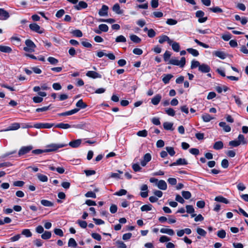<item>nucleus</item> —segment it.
<instances>
[{
    "mask_svg": "<svg viewBox=\"0 0 248 248\" xmlns=\"http://www.w3.org/2000/svg\"><path fill=\"white\" fill-rule=\"evenodd\" d=\"M67 145V144L63 143H51L46 146L45 151L46 153L56 151L59 148L65 147Z\"/></svg>",
    "mask_w": 248,
    "mask_h": 248,
    "instance_id": "f257e3e1",
    "label": "nucleus"
},
{
    "mask_svg": "<svg viewBox=\"0 0 248 248\" xmlns=\"http://www.w3.org/2000/svg\"><path fill=\"white\" fill-rule=\"evenodd\" d=\"M26 46L24 47L23 50L26 52H33L36 47L35 44L30 39H27L25 42Z\"/></svg>",
    "mask_w": 248,
    "mask_h": 248,
    "instance_id": "f03ea898",
    "label": "nucleus"
},
{
    "mask_svg": "<svg viewBox=\"0 0 248 248\" xmlns=\"http://www.w3.org/2000/svg\"><path fill=\"white\" fill-rule=\"evenodd\" d=\"M169 64L179 66L180 67H183L186 64V59L185 57H182L180 61L176 59L172 58L169 62Z\"/></svg>",
    "mask_w": 248,
    "mask_h": 248,
    "instance_id": "7ed1b4c3",
    "label": "nucleus"
},
{
    "mask_svg": "<svg viewBox=\"0 0 248 248\" xmlns=\"http://www.w3.org/2000/svg\"><path fill=\"white\" fill-rule=\"evenodd\" d=\"M29 27L31 31L38 33L42 34L44 32V29L41 28L38 24L36 23H32L30 24Z\"/></svg>",
    "mask_w": 248,
    "mask_h": 248,
    "instance_id": "20e7f679",
    "label": "nucleus"
},
{
    "mask_svg": "<svg viewBox=\"0 0 248 248\" xmlns=\"http://www.w3.org/2000/svg\"><path fill=\"white\" fill-rule=\"evenodd\" d=\"M54 125L53 124L50 123H36L34 124L33 127L37 129L50 128Z\"/></svg>",
    "mask_w": 248,
    "mask_h": 248,
    "instance_id": "39448f33",
    "label": "nucleus"
},
{
    "mask_svg": "<svg viewBox=\"0 0 248 248\" xmlns=\"http://www.w3.org/2000/svg\"><path fill=\"white\" fill-rule=\"evenodd\" d=\"M188 164L187 161L185 158H179L175 162L170 164V166L186 165Z\"/></svg>",
    "mask_w": 248,
    "mask_h": 248,
    "instance_id": "423d86ee",
    "label": "nucleus"
},
{
    "mask_svg": "<svg viewBox=\"0 0 248 248\" xmlns=\"http://www.w3.org/2000/svg\"><path fill=\"white\" fill-rule=\"evenodd\" d=\"M32 146H23L18 151V155L19 156L22 155L26 154L28 153L32 149Z\"/></svg>",
    "mask_w": 248,
    "mask_h": 248,
    "instance_id": "0eeeda50",
    "label": "nucleus"
},
{
    "mask_svg": "<svg viewBox=\"0 0 248 248\" xmlns=\"http://www.w3.org/2000/svg\"><path fill=\"white\" fill-rule=\"evenodd\" d=\"M10 17L9 13L3 8H0V20H5Z\"/></svg>",
    "mask_w": 248,
    "mask_h": 248,
    "instance_id": "6e6552de",
    "label": "nucleus"
},
{
    "mask_svg": "<svg viewBox=\"0 0 248 248\" xmlns=\"http://www.w3.org/2000/svg\"><path fill=\"white\" fill-rule=\"evenodd\" d=\"M86 75L89 78H94V79L98 78H102V76L100 74H99V73H98L95 71H88L86 73Z\"/></svg>",
    "mask_w": 248,
    "mask_h": 248,
    "instance_id": "1a4fd4ad",
    "label": "nucleus"
},
{
    "mask_svg": "<svg viewBox=\"0 0 248 248\" xmlns=\"http://www.w3.org/2000/svg\"><path fill=\"white\" fill-rule=\"evenodd\" d=\"M152 158L151 155L149 153L146 154L144 156L143 159L141 161V165L143 167L145 166L148 162H149Z\"/></svg>",
    "mask_w": 248,
    "mask_h": 248,
    "instance_id": "9d476101",
    "label": "nucleus"
},
{
    "mask_svg": "<svg viewBox=\"0 0 248 248\" xmlns=\"http://www.w3.org/2000/svg\"><path fill=\"white\" fill-rule=\"evenodd\" d=\"M158 42L160 44H163L165 42H167L168 44H171L172 43V40L170 39V38L166 35H162L159 37Z\"/></svg>",
    "mask_w": 248,
    "mask_h": 248,
    "instance_id": "9b49d317",
    "label": "nucleus"
},
{
    "mask_svg": "<svg viewBox=\"0 0 248 248\" xmlns=\"http://www.w3.org/2000/svg\"><path fill=\"white\" fill-rule=\"evenodd\" d=\"M211 69L209 65L206 64L202 63L200 65L199 70L204 73H208L210 72Z\"/></svg>",
    "mask_w": 248,
    "mask_h": 248,
    "instance_id": "f8f14e48",
    "label": "nucleus"
},
{
    "mask_svg": "<svg viewBox=\"0 0 248 248\" xmlns=\"http://www.w3.org/2000/svg\"><path fill=\"white\" fill-rule=\"evenodd\" d=\"M150 181L151 183H155L157 185V186H167V184L164 180L158 181L157 179L155 178H151L150 179Z\"/></svg>",
    "mask_w": 248,
    "mask_h": 248,
    "instance_id": "ddd939ff",
    "label": "nucleus"
},
{
    "mask_svg": "<svg viewBox=\"0 0 248 248\" xmlns=\"http://www.w3.org/2000/svg\"><path fill=\"white\" fill-rule=\"evenodd\" d=\"M108 7L106 5H103L99 10L98 14L100 16H103L108 15Z\"/></svg>",
    "mask_w": 248,
    "mask_h": 248,
    "instance_id": "4468645a",
    "label": "nucleus"
},
{
    "mask_svg": "<svg viewBox=\"0 0 248 248\" xmlns=\"http://www.w3.org/2000/svg\"><path fill=\"white\" fill-rule=\"evenodd\" d=\"M20 124L17 123H15L12 124L9 127L4 130H1V131H8L10 130H16L20 128Z\"/></svg>",
    "mask_w": 248,
    "mask_h": 248,
    "instance_id": "2eb2a0df",
    "label": "nucleus"
},
{
    "mask_svg": "<svg viewBox=\"0 0 248 248\" xmlns=\"http://www.w3.org/2000/svg\"><path fill=\"white\" fill-rule=\"evenodd\" d=\"M88 4L84 1H80L78 4L76 5L74 7L77 10H80L82 9H85L87 7Z\"/></svg>",
    "mask_w": 248,
    "mask_h": 248,
    "instance_id": "dca6fc26",
    "label": "nucleus"
},
{
    "mask_svg": "<svg viewBox=\"0 0 248 248\" xmlns=\"http://www.w3.org/2000/svg\"><path fill=\"white\" fill-rule=\"evenodd\" d=\"M161 95L159 94H157L152 98L151 103L154 105H157L161 100Z\"/></svg>",
    "mask_w": 248,
    "mask_h": 248,
    "instance_id": "f3484780",
    "label": "nucleus"
},
{
    "mask_svg": "<svg viewBox=\"0 0 248 248\" xmlns=\"http://www.w3.org/2000/svg\"><path fill=\"white\" fill-rule=\"evenodd\" d=\"M79 110L78 108H74L73 109L70 110L69 111H66L65 112L59 113V116H68L76 113Z\"/></svg>",
    "mask_w": 248,
    "mask_h": 248,
    "instance_id": "a211bd4d",
    "label": "nucleus"
},
{
    "mask_svg": "<svg viewBox=\"0 0 248 248\" xmlns=\"http://www.w3.org/2000/svg\"><path fill=\"white\" fill-rule=\"evenodd\" d=\"M55 127L64 129H68L70 127H77V126L75 125L71 126L68 124H64L62 123L56 124Z\"/></svg>",
    "mask_w": 248,
    "mask_h": 248,
    "instance_id": "6ab92c4d",
    "label": "nucleus"
},
{
    "mask_svg": "<svg viewBox=\"0 0 248 248\" xmlns=\"http://www.w3.org/2000/svg\"><path fill=\"white\" fill-rule=\"evenodd\" d=\"M81 142V139H78L70 142L69 145L72 148H77L80 145Z\"/></svg>",
    "mask_w": 248,
    "mask_h": 248,
    "instance_id": "aec40b11",
    "label": "nucleus"
},
{
    "mask_svg": "<svg viewBox=\"0 0 248 248\" xmlns=\"http://www.w3.org/2000/svg\"><path fill=\"white\" fill-rule=\"evenodd\" d=\"M160 232L162 233H166L170 236H172L174 234V232L172 229L167 228H163L160 229Z\"/></svg>",
    "mask_w": 248,
    "mask_h": 248,
    "instance_id": "412c9836",
    "label": "nucleus"
},
{
    "mask_svg": "<svg viewBox=\"0 0 248 248\" xmlns=\"http://www.w3.org/2000/svg\"><path fill=\"white\" fill-rule=\"evenodd\" d=\"M112 10L117 14L120 15L123 13V10L120 9V5L118 3H116L113 5Z\"/></svg>",
    "mask_w": 248,
    "mask_h": 248,
    "instance_id": "4be33fe9",
    "label": "nucleus"
},
{
    "mask_svg": "<svg viewBox=\"0 0 248 248\" xmlns=\"http://www.w3.org/2000/svg\"><path fill=\"white\" fill-rule=\"evenodd\" d=\"M219 125L223 128L224 131L226 132H229L231 130V127L229 125H227L225 122H220L219 123Z\"/></svg>",
    "mask_w": 248,
    "mask_h": 248,
    "instance_id": "5701e85b",
    "label": "nucleus"
},
{
    "mask_svg": "<svg viewBox=\"0 0 248 248\" xmlns=\"http://www.w3.org/2000/svg\"><path fill=\"white\" fill-rule=\"evenodd\" d=\"M169 45L171 46L172 49L175 52H179L180 49V46L179 44L176 42H173L172 40V43L171 44H169Z\"/></svg>",
    "mask_w": 248,
    "mask_h": 248,
    "instance_id": "b1692460",
    "label": "nucleus"
},
{
    "mask_svg": "<svg viewBox=\"0 0 248 248\" xmlns=\"http://www.w3.org/2000/svg\"><path fill=\"white\" fill-rule=\"evenodd\" d=\"M173 77V76L171 74L164 75L163 76L162 81L165 84H168Z\"/></svg>",
    "mask_w": 248,
    "mask_h": 248,
    "instance_id": "393cba45",
    "label": "nucleus"
},
{
    "mask_svg": "<svg viewBox=\"0 0 248 248\" xmlns=\"http://www.w3.org/2000/svg\"><path fill=\"white\" fill-rule=\"evenodd\" d=\"M0 51H1L2 52L9 53L12 51V49L9 46L0 45Z\"/></svg>",
    "mask_w": 248,
    "mask_h": 248,
    "instance_id": "a878e982",
    "label": "nucleus"
},
{
    "mask_svg": "<svg viewBox=\"0 0 248 248\" xmlns=\"http://www.w3.org/2000/svg\"><path fill=\"white\" fill-rule=\"evenodd\" d=\"M215 201L217 202H220L226 204H228L229 202V201L227 199L221 196H217L215 198Z\"/></svg>",
    "mask_w": 248,
    "mask_h": 248,
    "instance_id": "bb28decb",
    "label": "nucleus"
},
{
    "mask_svg": "<svg viewBox=\"0 0 248 248\" xmlns=\"http://www.w3.org/2000/svg\"><path fill=\"white\" fill-rule=\"evenodd\" d=\"M123 172L120 170H118L116 172H113L111 174V177L114 178H123Z\"/></svg>",
    "mask_w": 248,
    "mask_h": 248,
    "instance_id": "cd10ccee",
    "label": "nucleus"
},
{
    "mask_svg": "<svg viewBox=\"0 0 248 248\" xmlns=\"http://www.w3.org/2000/svg\"><path fill=\"white\" fill-rule=\"evenodd\" d=\"M202 120L206 123L210 122L211 120L213 119L214 118L212 117L210 114L208 113H205L202 116Z\"/></svg>",
    "mask_w": 248,
    "mask_h": 248,
    "instance_id": "c85d7f7f",
    "label": "nucleus"
},
{
    "mask_svg": "<svg viewBox=\"0 0 248 248\" xmlns=\"http://www.w3.org/2000/svg\"><path fill=\"white\" fill-rule=\"evenodd\" d=\"M40 202L42 205L46 207H51L54 205L53 202L46 200H42Z\"/></svg>",
    "mask_w": 248,
    "mask_h": 248,
    "instance_id": "c756f323",
    "label": "nucleus"
},
{
    "mask_svg": "<svg viewBox=\"0 0 248 248\" xmlns=\"http://www.w3.org/2000/svg\"><path fill=\"white\" fill-rule=\"evenodd\" d=\"M214 53H215V55L217 57L222 60L225 59L226 57V54L222 51H215Z\"/></svg>",
    "mask_w": 248,
    "mask_h": 248,
    "instance_id": "7c9ffc66",
    "label": "nucleus"
},
{
    "mask_svg": "<svg viewBox=\"0 0 248 248\" xmlns=\"http://www.w3.org/2000/svg\"><path fill=\"white\" fill-rule=\"evenodd\" d=\"M213 147L215 150H220L223 147V143L221 141H217L215 143Z\"/></svg>",
    "mask_w": 248,
    "mask_h": 248,
    "instance_id": "2f4dec72",
    "label": "nucleus"
},
{
    "mask_svg": "<svg viewBox=\"0 0 248 248\" xmlns=\"http://www.w3.org/2000/svg\"><path fill=\"white\" fill-rule=\"evenodd\" d=\"M76 106H77V107L79 108L78 109H80V108H85L87 107V106L85 103L83 102V101L82 99H80L76 103Z\"/></svg>",
    "mask_w": 248,
    "mask_h": 248,
    "instance_id": "473e14b6",
    "label": "nucleus"
},
{
    "mask_svg": "<svg viewBox=\"0 0 248 248\" xmlns=\"http://www.w3.org/2000/svg\"><path fill=\"white\" fill-rule=\"evenodd\" d=\"M173 124L170 122H165L163 124V127L166 130H173L172 128Z\"/></svg>",
    "mask_w": 248,
    "mask_h": 248,
    "instance_id": "72a5a7b5",
    "label": "nucleus"
},
{
    "mask_svg": "<svg viewBox=\"0 0 248 248\" xmlns=\"http://www.w3.org/2000/svg\"><path fill=\"white\" fill-rule=\"evenodd\" d=\"M148 187H141L140 195L143 198H146L148 194Z\"/></svg>",
    "mask_w": 248,
    "mask_h": 248,
    "instance_id": "f704fd0d",
    "label": "nucleus"
},
{
    "mask_svg": "<svg viewBox=\"0 0 248 248\" xmlns=\"http://www.w3.org/2000/svg\"><path fill=\"white\" fill-rule=\"evenodd\" d=\"M186 50L190 53L192 55H193L194 57H197L199 55V53L198 51L196 49L192 48H189L186 49Z\"/></svg>",
    "mask_w": 248,
    "mask_h": 248,
    "instance_id": "c9c22d12",
    "label": "nucleus"
},
{
    "mask_svg": "<svg viewBox=\"0 0 248 248\" xmlns=\"http://www.w3.org/2000/svg\"><path fill=\"white\" fill-rule=\"evenodd\" d=\"M51 236V233L50 232L45 231L42 235L41 237L42 239L46 240L49 239Z\"/></svg>",
    "mask_w": 248,
    "mask_h": 248,
    "instance_id": "e433bc0d",
    "label": "nucleus"
},
{
    "mask_svg": "<svg viewBox=\"0 0 248 248\" xmlns=\"http://www.w3.org/2000/svg\"><path fill=\"white\" fill-rule=\"evenodd\" d=\"M130 38L131 41L135 43H139L141 41V39L136 35H130Z\"/></svg>",
    "mask_w": 248,
    "mask_h": 248,
    "instance_id": "4c0bfd02",
    "label": "nucleus"
},
{
    "mask_svg": "<svg viewBox=\"0 0 248 248\" xmlns=\"http://www.w3.org/2000/svg\"><path fill=\"white\" fill-rule=\"evenodd\" d=\"M152 209V205L151 204H145L142 206L140 208V209L142 211H151Z\"/></svg>",
    "mask_w": 248,
    "mask_h": 248,
    "instance_id": "58836bf2",
    "label": "nucleus"
},
{
    "mask_svg": "<svg viewBox=\"0 0 248 248\" xmlns=\"http://www.w3.org/2000/svg\"><path fill=\"white\" fill-rule=\"evenodd\" d=\"M165 112L169 116H174L175 114V111L172 108H167L165 110Z\"/></svg>",
    "mask_w": 248,
    "mask_h": 248,
    "instance_id": "ea45409f",
    "label": "nucleus"
},
{
    "mask_svg": "<svg viewBox=\"0 0 248 248\" xmlns=\"http://www.w3.org/2000/svg\"><path fill=\"white\" fill-rule=\"evenodd\" d=\"M21 234L27 237H30L32 236V233L29 229H24L21 232Z\"/></svg>",
    "mask_w": 248,
    "mask_h": 248,
    "instance_id": "a19ab883",
    "label": "nucleus"
},
{
    "mask_svg": "<svg viewBox=\"0 0 248 248\" xmlns=\"http://www.w3.org/2000/svg\"><path fill=\"white\" fill-rule=\"evenodd\" d=\"M38 179L41 182H46L47 181V177L42 174L38 173L37 174Z\"/></svg>",
    "mask_w": 248,
    "mask_h": 248,
    "instance_id": "79ce46f5",
    "label": "nucleus"
},
{
    "mask_svg": "<svg viewBox=\"0 0 248 248\" xmlns=\"http://www.w3.org/2000/svg\"><path fill=\"white\" fill-rule=\"evenodd\" d=\"M200 65L201 64L199 61L193 60L191 62V68L193 69L197 67H198L199 69Z\"/></svg>",
    "mask_w": 248,
    "mask_h": 248,
    "instance_id": "37998d69",
    "label": "nucleus"
},
{
    "mask_svg": "<svg viewBox=\"0 0 248 248\" xmlns=\"http://www.w3.org/2000/svg\"><path fill=\"white\" fill-rule=\"evenodd\" d=\"M68 245L69 247H76L77 246V243L74 238H71L68 241Z\"/></svg>",
    "mask_w": 248,
    "mask_h": 248,
    "instance_id": "c03bdc74",
    "label": "nucleus"
},
{
    "mask_svg": "<svg viewBox=\"0 0 248 248\" xmlns=\"http://www.w3.org/2000/svg\"><path fill=\"white\" fill-rule=\"evenodd\" d=\"M166 150L167 152L171 156H173L175 154V152L173 148L172 147H166Z\"/></svg>",
    "mask_w": 248,
    "mask_h": 248,
    "instance_id": "a18cd8bd",
    "label": "nucleus"
},
{
    "mask_svg": "<svg viewBox=\"0 0 248 248\" xmlns=\"http://www.w3.org/2000/svg\"><path fill=\"white\" fill-rule=\"evenodd\" d=\"M115 244L118 248H126V245L122 241L117 240Z\"/></svg>",
    "mask_w": 248,
    "mask_h": 248,
    "instance_id": "49530a36",
    "label": "nucleus"
},
{
    "mask_svg": "<svg viewBox=\"0 0 248 248\" xmlns=\"http://www.w3.org/2000/svg\"><path fill=\"white\" fill-rule=\"evenodd\" d=\"M72 33L78 37H81L83 35L82 31L79 30H75L72 32Z\"/></svg>",
    "mask_w": 248,
    "mask_h": 248,
    "instance_id": "de8ad7c7",
    "label": "nucleus"
},
{
    "mask_svg": "<svg viewBox=\"0 0 248 248\" xmlns=\"http://www.w3.org/2000/svg\"><path fill=\"white\" fill-rule=\"evenodd\" d=\"M99 29L102 31L107 32L108 30V27L106 24H102L99 25Z\"/></svg>",
    "mask_w": 248,
    "mask_h": 248,
    "instance_id": "09e8293b",
    "label": "nucleus"
},
{
    "mask_svg": "<svg viewBox=\"0 0 248 248\" xmlns=\"http://www.w3.org/2000/svg\"><path fill=\"white\" fill-rule=\"evenodd\" d=\"M115 41L117 43L119 42H123L124 43L126 41V39L124 36L123 35H119L116 37L115 39Z\"/></svg>",
    "mask_w": 248,
    "mask_h": 248,
    "instance_id": "8fccbe9b",
    "label": "nucleus"
},
{
    "mask_svg": "<svg viewBox=\"0 0 248 248\" xmlns=\"http://www.w3.org/2000/svg\"><path fill=\"white\" fill-rule=\"evenodd\" d=\"M210 10L215 13H220L223 12V10L219 7H215L209 8Z\"/></svg>",
    "mask_w": 248,
    "mask_h": 248,
    "instance_id": "3c124183",
    "label": "nucleus"
},
{
    "mask_svg": "<svg viewBox=\"0 0 248 248\" xmlns=\"http://www.w3.org/2000/svg\"><path fill=\"white\" fill-rule=\"evenodd\" d=\"M148 132L146 130L139 131L137 132V135L139 137H146L147 136Z\"/></svg>",
    "mask_w": 248,
    "mask_h": 248,
    "instance_id": "603ef678",
    "label": "nucleus"
},
{
    "mask_svg": "<svg viewBox=\"0 0 248 248\" xmlns=\"http://www.w3.org/2000/svg\"><path fill=\"white\" fill-rule=\"evenodd\" d=\"M232 97L234 99L235 103L239 107H240L242 104V103L240 100V98L238 96H237L235 95H232Z\"/></svg>",
    "mask_w": 248,
    "mask_h": 248,
    "instance_id": "864d4df0",
    "label": "nucleus"
},
{
    "mask_svg": "<svg viewBox=\"0 0 248 248\" xmlns=\"http://www.w3.org/2000/svg\"><path fill=\"white\" fill-rule=\"evenodd\" d=\"M47 61L51 64L53 65L56 64L58 62V60L52 57H49L47 59Z\"/></svg>",
    "mask_w": 248,
    "mask_h": 248,
    "instance_id": "5fc2aeb1",
    "label": "nucleus"
},
{
    "mask_svg": "<svg viewBox=\"0 0 248 248\" xmlns=\"http://www.w3.org/2000/svg\"><path fill=\"white\" fill-rule=\"evenodd\" d=\"M238 141H240V144L241 143L245 144L247 143V141L245 139L244 136L243 135L240 134L238 136Z\"/></svg>",
    "mask_w": 248,
    "mask_h": 248,
    "instance_id": "6e6d98bb",
    "label": "nucleus"
},
{
    "mask_svg": "<svg viewBox=\"0 0 248 248\" xmlns=\"http://www.w3.org/2000/svg\"><path fill=\"white\" fill-rule=\"evenodd\" d=\"M226 232L223 230H219L217 232V235L220 238H224L226 236Z\"/></svg>",
    "mask_w": 248,
    "mask_h": 248,
    "instance_id": "4d7b16f0",
    "label": "nucleus"
},
{
    "mask_svg": "<svg viewBox=\"0 0 248 248\" xmlns=\"http://www.w3.org/2000/svg\"><path fill=\"white\" fill-rule=\"evenodd\" d=\"M182 195L183 197L186 199H189L190 198V197L191 196L190 192L189 191H182Z\"/></svg>",
    "mask_w": 248,
    "mask_h": 248,
    "instance_id": "13d9d810",
    "label": "nucleus"
},
{
    "mask_svg": "<svg viewBox=\"0 0 248 248\" xmlns=\"http://www.w3.org/2000/svg\"><path fill=\"white\" fill-rule=\"evenodd\" d=\"M166 23L169 25H174L177 23V21L172 18H169L167 20Z\"/></svg>",
    "mask_w": 248,
    "mask_h": 248,
    "instance_id": "bf43d9fd",
    "label": "nucleus"
},
{
    "mask_svg": "<svg viewBox=\"0 0 248 248\" xmlns=\"http://www.w3.org/2000/svg\"><path fill=\"white\" fill-rule=\"evenodd\" d=\"M186 211L187 213L192 214L194 212V209L192 205H187L186 207Z\"/></svg>",
    "mask_w": 248,
    "mask_h": 248,
    "instance_id": "052dcab7",
    "label": "nucleus"
},
{
    "mask_svg": "<svg viewBox=\"0 0 248 248\" xmlns=\"http://www.w3.org/2000/svg\"><path fill=\"white\" fill-rule=\"evenodd\" d=\"M221 38L225 41H229L231 38L232 35L230 33H227L222 35Z\"/></svg>",
    "mask_w": 248,
    "mask_h": 248,
    "instance_id": "680f3d73",
    "label": "nucleus"
},
{
    "mask_svg": "<svg viewBox=\"0 0 248 248\" xmlns=\"http://www.w3.org/2000/svg\"><path fill=\"white\" fill-rule=\"evenodd\" d=\"M197 232L199 235L202 236H205L206 234V231L202 228H197Z\"/></svg>",
    "mask_w": 248,
    "mask_h": 248,
    "instance_id": "e2e57ef3",
    "label": "nucleus"
},
{
    "mask_svg": "<svg viewBox=\"0 0 248 248\" xmlns=\"http://www.w3.org/2000/svg\"><path fill=\"white\" fill-rule=\"evenodd\" d=\"M229 144L230 146L232 147H237L240 145V141H238V140H232L229 142Z\"/></svg>",
    "mask_w": 248,
    "mask_h": 248,
    "instance_id": "0e129e2a",
    "label": "nucleus"
},
{
    "mask_svg": "<svg viewBox=\"0 0 248 248\" xmlns=\"http://www.w3.org/2000/svg\"><path fill=\"white\" fill-rule=\"evenodd\" d=\"M77 222L82 228H86L87 226V223L85 221L78 220Z\"/></svg>",
    "mask_w": 248,
    "mask_h": 248,
    "instance_id": "69168bd1",
    "label": "nucleus"
},
{
    "mask_svg": "<svg viewBox=\"0 0 248 248\" xmlns=\"http://www.w3.org/2000/svg\"><path fill=\"white\" fill-rule=\"evenodd\" d=\"M85 196L86 197H89V198H96V194H95V193L94 192H93V191H89V192H87L85 194Z\"/></svg>",
    "mask_w": 248,
    "mask_h": 248,
    "instance_id": "338daca9",
    "label": "nucleus"
},
{
    "mask_svg": "<svg viewBox=\"0 0 248 248\" xmlns=\"http://www.w3.org/2000/svg\"><path fill=\"white\" fill-rule=\"evenodd\" d=\"M91 235L92 237L95 240H96L97 241H100L101 240V235L97 233H92Z\"/></svg>",
    "mask_w": 248,
    "mask_h": 248,
    "instance_id": "774afa93",
    "label": "nucleus"
}]
</instances>
